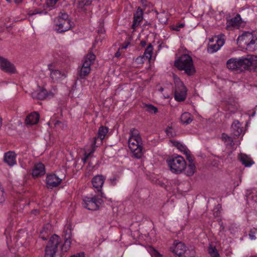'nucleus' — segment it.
I'll return each mask as SVG.
<instances>
[{
	"mask_svg": "<svg viewBox=\"0 0 257 257\" xmlns=\"http://www.w3.org/2000/svg\"><path fill=\"white\" fill-rule=\"evenodd\" d=\"M42 238L43 239V240H46V238L44 237H42Z\"/></svg>",
	"mask_w": 257,
	"mask_h": 257,
	"instance_id": "bf43d9fd",
	"label": "nucleus"
},
{
	"mask_svg": "<svg viewBox=\"0 0 257 257\" xmlns=\"http://www.w3.org/2000/svg\"><path fill=\"white\" fill-rule=\"evenodd\" d=\"M241 18L239 15L237 14L235 17L228 20L226 23V28L228 30L231 28H238L240 24Z\"/></svg>",
	"mask_w": 257,
	"mask_h": 257,
	"instance_id": "412c9836",
	"label": "nucleus"
},
{
	"mask_svg": "<svg viewBox=\"0 0 257 257\" xmlns=\"http://www.w3.org/2000/svg\"><path fill=\"white\" fill-rule=\"evenodd\" d=\"M221 139L228 147H232L234 145L233 139L225 133L222 134Z\"/></svg>",
	"mask_w": 257,
	"mask_h": 257,
	"instance_id": "a878e982",
	"label": "nucleus"
},
{
	"mask_svg": "<svg viewBox=\"0 0 257 257\" xmlns=\"http://www.w3.org/2000/svg\"><path fill=\"white\" fill-rule=\"evenodd\" d=\"M4 161L9 166H13L17 164L16 154L14 152H8L5 154Z\"/></svg>",
	"mask_w": 257,
	"mask_h": 257,
	"instance_id": "aec40b11",
	"label": "nucleus"
},
{
	"mask_svg": "<svg viewBox=\"0 0 257 257\" xmlns=\"http://www.w3.org/2000/svg\"><path fill=\"white\" fill-rule=\"evenodd\" d=\"M65 20V21H71L69 19V16L66 13H61L59 16L55 19V21H61V20Z\"/></svg>",
	"mask_w": 257,
	"mask_h": 257,
	"instance_id": "4c0bfd02",
	"label": "nucleus"
},
{
	"mask_svg": "<svg viewBox=\"0 0 257 257\" xmlns=\"http://www.w3.org/2000/svg\"><path fill=\"white\" fill-rule=\"evenodd\" d=\"M55 25L58 27L57 29V31L58 33H62L66 32L72 27L71 21H55Z\"/></svg>",
	"mask_w": 257,
	"mask_h": 257,
	"instance_id": "f3484780",
	"label": "nucleus"
},
{
	"mask_svg": "<svg viewBox=\"0 0 257 257\" xmlns=\"http://www.w3.org/2000/svg\"><path fill=\"white\" fill-rule=\"evenodd\" d=\"M186 248L184 243L175 240L173 246L171 247V251L179 257H181L182 254L184 253V250Z\"/></svg>",
	"mask_w": 257,
	"mask_h": 257,
	"instance_id": "2eb2a0df",
	"label": "nucleus"
},
{
	"mask_svg": "<svg viewBox=\"0 0 257 257\" xmlns=\"http://www.w3.org/2000/svg\"><path fill=\"white\" fill-rule=\"evenodd\" d=\"M47 91L45 89H41L39 91L34 92L32 94L34 98L43 100L47 98Z\"/></svg>",
	"mask_w": 257,
	"mask_h": 257,
	"instance_id": "393cba45",
	"label": "nucleus"
},
{
	"mask_svg": "<svg viewBox=\"0 0 257 257\" xmlns=\"http://www.w3.org/2000/svg\"><path fill=\"white\" fill-rule=\"evenodd\" d=\"M32 213L36 215L37 214L39 213V211L38 210H33L32 211Z\"/></svg>",
	"mask_w": 257,
	"mask_h": 257,
	"instance_id": "3c124183",
	"label": "nucleus"
},
{
	"mask_svg": "<svg viewBox=\"0 0 257 257\" xmlns=\"http://www.w3.org/2000/svg\"><path fill=\"white\" fill-rule=\"evenodd\" d=\"M57 93V90L56 88H54L53 91H50L49 92H47V97H53L55 96V94H56Z\"/></svg>",
	"mask_w": 257,
	"mask_h": 257,
	"instance_id": "37998d69",
	"label": "nucleus"
},
{
	"mask_svg": "<svg viewBox=\"0 0 257 257\" xmlns=\"http://www.w3.org/2000/svg\"><path fill=\"white\" fill-rule=\"evenodd\" d=\"M72 230L73 228L72 224L70 222L66 224L64 228V237L71 238Z\"/></svg>",
	"mask_w": 257,
	"mask_h": 257,
	"instance_id": "cd10ccee",
	"label": "nucleus"
},
{
	"mask_svg": "<svg viewBox=\"0 0 257 257\" xmlns=\"http://www.w3.org/2000/svg\"><path fill=\"white\" fill-rule=\"evenodd\" d=\"M226 67L230 70L239 72L256 68L257 56L247 55L239 58H230L226 62Z\"/></svg>",
	"mask_w": 257,
	"mask_h": 257,
	"instance_id": "f257e3e1",
	"label": "nucleus"
},
{
	"mask_svg": "<svg viewBox=\"0 0 257 257\" xmlns=\"http://www.w3.org/2000/svg\"><path fill=\"white\" fill-rule=\"evenodd\" d=\"M238 159L241 163L246 167H250L254 164V162L251 158L245 154H240L238 156Z\"/></svg>",
	"mask_w": 257,
	"mask_h": 257,
	"instance_id": "b1692460",
	"label": "nucleus"
},
{
	"mask_svg": "<svg viewBox=\"0 0 257 257\" xmlns=\"http://www.w3.org/2000/svg\"><path fill=\"white\" fill-rule=\"evenodd\" d=\"M142 20L143 11L141 8H139L134 15V20L132 26V28L134 30V31H136V28L139 26Z\"/></svg>",
	"mask_w": 257,
	"mask_h": 257,
	"instance_id": "6ab92c4d",
	"label": "nucleus"
},
{
	"mask_svg": "<svg viewBox=\"0 0 257 257\" xmlns=\"http://www.w3.org/2000/svg\"><path fill=\"white\" fill-rule=\"evenodd\" d=\"M127 44H126L125 46H122L121 47V49H126L127 48Z\"/></svg>",
	"mask_w": 257,
	"mask_h": 257,
	"instance_id": "4d7b16f0",
	"label": "nucleus"
},
{
	"mask_svg": "<svg viewBox=\"0 0 257 257\" xmlns=\"http://www.w3.org/2000/svg\"><path fill=\"white\" fill-rule=\"evenodd\" d=\"M140 45L142 47H145L147 45V42L145 40H142L141 41Z\"/></svg>",
	"mask_w": 257,
	"mask_h": 257,
	"instance_id": "8fccbe9b",
	"label": "nucleus"
},
{
	"mask_svg": "<svg viewBox=\"0 0 257 257\" xmlns=\"http://www.w3.org/2000/svg\"><path fill=\"white\" fill-rule=\"evenodd\" d=\"M187 88L179 78L175 80L174 97L178 101H184L187 96Z\"/></svg>",
	"mask_w": 257,
	"mask_h": 257,
	"instance_id": "0eeeda50",
	"label": "nucleus"
},
{
	"mask_svg": "<svg viewBox=\"0 0 257 257\" xmlns=\"http://www.w3.org/2000/svg\"><path fill=\"white\" fill-rule=\"evenodd\" d=\"M92 150L88 154L85 153V157L82 159V161H83L84 164H85L86 163V162L87 160L88 159V157L91 154H92L93 153V152H94L95 147H92Z\"/></svg>",
	"mask_w": 257,
	"mask_h": 257,
	"instance_id": "79ce46f5",
	"label": "nucleus"
},
{
	"mask_svg": "<svg viewBox=\"0 0 257 257\" xmlns=\"http://www.w3.org/2000/svg\"><path fill=\"white\" fill-rule=\"evenodd\" d=\"M216 37L217 39L215 44H209L208 45L207 51L209 53H214L217 52L218 50L220 49L221 47H222L224 44L225 36L224 34L219 35L217 36Z\"/></svg>",
	"mask_w": 257,
	"mask_h": 257,
	"instance_id": "9b49d317",
	"label": "nucleus"
},
{
	"mask_svg": "<svg viewBox=\"0 0 257 257\" xmlns=\"http://www.w3.org/2000/svg\"><path fill=\"white\" fill-rule=\"evenodd\" d=\"M39 120V115L38 113L34 112L29 114L25 119L26 124L33 125L38 123Z\"/></svg>",
	"mask_w": 257,
	"mask_h": 257,
	"instance_id": "5701e85b",
	"label": "nucleus"
},
{
	"mask_svg": "<svg viewBox=\"0 0 257 257\" xmlns=\"http://www.w3.org/2000/svg\"><path fill=\"white\" fill-rule=\"evenodd\" d=\"M157 18L159 19V21L162 24H165L167 21L166 15L164 13L158 14Z\"/></svg>",
	"mask_w": 257,
	"mask_h": 257,
	"instance_id": "ea45409f",
	"label": "nucleus"
},
{
	"mask_svg": "<svg viewBox=\"0 0 257 257\" xmlns=\"http://www.w3.org/2000/svg\"><path fill=\"white\" fill-rule=\"evenodd\" d=\"M108 132V128L105 126H101L99 127L97 137L93 138L92 147H98L102 144V141Z\"/></svg>",
	"mask_w": 257,
	"mask_h": 257,
	"instance_id": "9d476101",
	"label": "nucleus"
},
{
	"mask_svg": "<svg viewBox=\"0 0 257 257\" xmlns=\"http://www.w3.org/2000/svg\"><path fill=\"white\" fill-rule=\"evenodd\" d=\"M146 110L149 113H156L158 111V108L154 105L150 104H147L145 105Z\"/></svg>",
	"mask_w": 257,
	"mask_h": 257,
	"instance_id": "72a5a7b5",
	"label": "nucleus"
},
{
	"mask_svg": "<svg viewBox=\"0 0 257 257\" xmlns=\"http://www.w3.org/2000/svg\"><path fill=\"white\" fill-rule=\"evenodd\" d=\"M14 1L16 4H19L21 3L23 1V0H14Z\"/></svg>",
	"mask_w": 257,
	"mask_h": 257,
	"instance_id": "603ef678",
	"label": "nucleus"
},
{
	"mask_svg": "<svg viewBox=\"0 0 257 257\" xmlns=\"http://www.w3.org/2000/svg\"><path fill=\"white\" fill-rule=\"evenodd\" d=\"M153 49V46L151 44H149L147 47L143 55L147 59L150 60L152 58Z\"/></svg>",
	"mask_w": 257,
	"mask_h": 257,
	"instance_id": "c756f323",
	"label": "nucleus"
},
{
	"mask_svg": "<svg viewBox=\"0 0 257 257\" xmlns=\"http://www.w3.org/2000/svg\"><path fill=\"white\" fill-rule=\"evenodd\" d=\"M159 90L161 92H162L164 90V88L163 87H161Z\"/></svg>",
	"mask_w": 257,
	"mask_h": 257,
	"instance_id": "13d9d810",
	"label": "nucleus"
},
{
	"mask_svg": "<svg viewBox=\"0 0 257 257\" xmlns=\"http://www.w3.org/2000/svg\"><path fill=\"white\" fill-rule=\"evenodd\" d=\"M62 179L55 174L48 175L46 178V183L48 188L52 189L57 187L61 183Z\"/></svg>",
	"mask_w": 257,
	"mask_h": 257,
	"instance_id": "4468645a",
	"label": "nucleus"
},
{
	"mask_svg": "<svg viewBox=\"0 0 257 257\" xmlns=\"http://www.w3.org/2000/svg\"><path fill=\"white\" fill-rule=\"evenodd\" d=\"M54 124L55 127H60L64 128L65 126H66L64 123L59 120L55 121Z\"/></svg>",
	"mask_w": 257,
	"mask_h": 257,
	"instance_id": "c03bdc74",
	"label": "nucleus"
},
{
	"mask_svg": "<svg viewBox=\"0 0 257 257\" xmlns=\"http://www.w3.org/2000/svg\"><path fill=\"white\" fill-rule=\"evenodd\" d=\"M44 14L46 15V14H47V12H46V11H38L37 10H35L32 13H29V15L30 16H33V15H36V14Z\"/></svg>",
	"mask_w": 257,
	"mask_h": 257,
	"instance_id": "a18cd8bd",
	"label": "nucleus"
},
{
	"mask_svg": "<svg viewBox=\"0 0 257 257\" xmlns=\"http://www.w3.org/2000/svg\"><path fill=\"white\" fill-rule=\"evenodd\" d=\"M231 132L232 135L236 137H238L242 132V127L238 120H234L231 125Z\"/></svg>",
	"mask_w": 257,
	"mask_h": 257,
	"instance_id": "4be33fe9",
	"label": "nucleus"
},
{
	"mask_svg": "<svg viewBox=\"0 0 257 257\" xmlns=\"http://www.w3.org/2000/svg\"><path fill=\"white\" fill-rule=\"evenodd\" d=\"M95 59V55L91 52L89 53L85 57L82 65L78 72L80 78L84 79L90 73V66L93 64Z\"/></svg>",
	"mask_w": 257,
	"mask_h": 257,
	"instance_id": "423d86ee",
	"label": "nucleus"
},
{
	"mask_svg": "<svg viewBox=\"0 0 257 257\" xmlns=\"http://www.w3.org/2000/svg\"><path fill=\"white\" fill-rule=\"evenodd\" d=\"M195 254V250L193 249H187L185 248L184 253L182 254L181 257H194Z\"/></svg>",
	"mask_w": 257,
	"mask_h": 257,
	"instance_id": "c9c22d12",
	"label": "nucleus"
},
{
	"mask_svg": "<svg viewBox=\"0 0 257 257\" xmlns=\"http://www.w3.org/2000/svg\"><path fill=\"white\" fill-rule=\"evenodd\" d=\"M174 66L180 71L184 70L188 76L193 75L196 72L192 58L188 54H183L176 60Z\"/></svg>",
	"mask_w": 257,
	"mask_h": 257,
	"instance_id": "7ed1b4c3",
	"label": "nucleus"
},
{
	"mask_svg": "<svg viewBox=\"0 0 257 257\" xmlns=\"http://www.w3.org/2000/svg\"><path fill=\"white\" fill-rule=\"evenodd\" d=\"M195 170V166L194 163H189L187 167L185 174L188 176H192Z\"/></svg>",
	"mask_w": 257,
	"mask_h": 257,
	"instance_id": "2f4dec72",
	"label": "nucleus"
},
{
	"mask_svg": "<svg viewBox=\"0 0 257 257\" xmlns=\"http://www.w3.org/2000/svg\"><path fill=\"white\" fill-rule=\"evenodd\" d=\"M48 68L50 72V76L53 81L55 82L66 77L65 74L59 70L55 69L52 64H49Z\"/></svg>",
	"mask_w": 257,
	"mask_h": 257,
	"instance_id": "ddd939ff",
	"label": "nucleus"
},
{
	"mask_svg": "<svg viewBox=\"0 0 257 257\" xmlns=\"http://www.w3.org/2000/svg\"><path fill=\"white\" fill-rule=\"evenodd\" d=\"M0 68L3 71L13 74L16 73V69L14 64L11 63L7 59L0 56Z\"/></svg>",
	"mask_w": 257,
	"mask_h": 257,
	"instance_id": "f8f14e48",
	"label": "nucleus"
},
{
	"mask_svg": "<svg viewBox=\"0 0 257 257\" xmlns=\"http://www.w3.org/2000/svg\"><path fill=\"white\" fill-rule=\"evenodd\" d=\"M128 147L137 158H141L142 156V140L138 139L129 138L128 140Z\"/></svg>",
	"mask_w": 257,
	"mask_h": 257,
	"instance_id": "6e6552de",
	"label": "nucleus"
},
{
	"mask_svg": "<svg viewBox=\"0 0 257 257\" xmlns=\"http://www.w3.org/2000/svg\"><path fill=\"white\" fill-rule=\"evenodd\" d=\"M92 1L90 0H81L78 3V7L83 9L84 6H90L91 4Z\"/></svg>",
	"mask_w": 257,
	"mask_h": 257,
	"instance_id": "e433bc0d",
	"label": "nucleus"
},
{
	"mask_svg": "<svg viewBox=\"0 0 257 257\" xmlns=\"http://www.w3.org/2000/svg\"><path fill=\"white\" fill-rule=\"evenodd\" d=\"M173 29L176 31H179V28H178V26H176V28H174Z\"/></svg>",
	"mask_w": 257,
	"mask_h": 257,
	"instance_id": "6e6d98bb",
	"label": "nucleus"
},
{
	"mask_svg": "<svg viewBox=\"0 0 257 257\" xmlns=\"http://www.w3.org/2000/svg\"><path fill=\"white\" fill-rule=\"evenodd\" d=\"M254 114H255V112H254L252 113V116H253V115H254Z\"/></svg>",
	"mask_w": 257,
	"mask_h": 257,
	"instance_id": "e2e57ef3",
	"label": "nucleus"
},
{
	"mask_svg": "<svg viewBox=\"0 0 257 257\" xmlns=\"http://www.w3.org/2000/svg\"><path fill=\"white\" fill-rule=\"evenodd\" d=\"M257 232V229L255 228H253L250 229L249 232L248 236L250 239L254 240L256 239L255 234Z\"/></svg>",
	"mask_w": 257,
	"mask_h": 257,
	"instance_id": "a19ab883",
	"label": "nucleus"
},
{
	"mask_svg": "<svg viewBox=\"0 0 257 257\" xmlns=\"http://www.w3.org/2000/svg\"><path fill=\"white\" fill-rule=\"evenodd\" d=\"M165 132L169 137H174L176 136V133L171 126H168L165 130Z\"/></svg>",
	"mask_w": 257,
	"mask_h": 257,
	"instance_id": "58836bf2",
	"label": "nucleus"
},
{
	"mask_svg": "<svg viewBox=\"0 0 257 257\" xmlns=\"http://www.w3.org/2000/svg\"><path fill=\"white\" fill-rule=\"evenodd\" d=\"M145 58L146 57L144 56V55L139 56L137 58L136 62H137L138 63L142 64L144 63Z\"/></svg>",
	"mask_w": 257,
	"mask_h": 257,
	"instance_id": "49530a36",
	"label": "nucleus"
},
{
	"mask_svg": "<svg viewBox=\"0 0 257 257\" xmlns=\"http://www.w3.org/2000/svg\"><path fill=\"white\" fill-rule=\"evenodd\" d=\"M105 180V177L102 175H96L91 180V183L93 187L98 192L101 190Z\"/></svg>",
	"mask_w": 257,
	"mask_h": 257,
	"instance_id": "dca6fc26",
	"label": "nucleus"
},
{
	"mask_svg": "<svg viewBox=\"0 0 257 257\" xmlns=\"http://www.w3.org/2000/svg\"><path fill=\"white\" fill-rule=\"evenodd\" d=\"M208 252L212 257H219V254L215 246L210 245L208 248Z\"/></svg>",
	"mask_w": 257,
	"mask_h": 257,
	"instance_id": "473e14b6",
	"label": "nucleus"
},
{
	"mask_svg": "<svg viewBox=\"0 0 257 257\" xmlns=\"http://www.w3.org/2000/svg\"><path fill=\"white\" fill-rule=\"evenodd\" d=\"M129 138L138 139L139 140H141V139H142L139 133V131L135 128H133L131 130L130 137Z\"/></svg>",
	"mask_w": 257,
	"mask_h": 257,
	"instance_id": "f704fd0d",
	"label": "nucleus"
},
{
	"mask_svg": "<svg viewBox=\"0 0 257 257\" xmlns=\"http://www.w3.org/2000/svg\"><path fill=\"white\" fill-rule=\"evenodd\" d=\"M209 42H213V40L212 39H210L209 40Z\"/></svg>",
	"mask_w": 257,
	"mask_h": 257,
	"instance_id": "680f3d73",
	"label": "nucleus"
},
{
	"mask_svg": "<svg viewBox=\"0 0 257 257\" xmlns=\"http://www.w3.org/2000/svg\"><path fill=\"white\" fill-rule=\"evenodd\" d=\"M12 0H7V1L9 3H10L11 2Z\"/></svg>",
	"mask_w": 257,
	"mask_h": 257,
	"instance_id": "052dcab7",
	"label": "nucleus"
},
{
	"mask_svg": "<svg viewBox=\"0 0 257 257\" xmlns=\"http://www.w3.org/2000/svg\"><path fill=\"white\" fill-rule=\"evenodd\" d=\"M171 143L173 146L176 147L178 149H179L181 152H183L184 154L187 153V150L186 149V147L184 145H182L180 142L174 141H171Z\"/></svg>",
	"mask_w": 257,
	"mask_h": 257,
	"instance_id": "7c9ffc66",
	"label": "nucleus"
},
{
	"mask_svg": "<svg viewBox=\"0 0 257 257\" xmlns=\"http://www.w3.org/2000/svg\"><path fill=\"white\" fill-rule=\"evenodd\" d=\"M45 174V168L44 165L41 163H38L35 164L32 170V176L34 177H39L44 175Z\"/></svg>",
	"mask_w": 257,
	"mask_h": 257,
	"instance_id": "a211bd4d",
	"label": "nucleus"
},
{
	"mask_svg": "<svg viewBox=\"0 0 257 257\" xmlns=\"http://www.w3.org/2000/svg\"><path fill=\"white\" fill-rule=\"evenodd\" d=\"M180 120L183 123L188 124L193 120V117L190 113L184 112L181 115Z\"/></svg>",
	"mask_w": 257,
	"mask_h": 257,
	"instance_id": "bb28decb",
	"label": "nucleus"
},
{
	"mask_svg": "<svg viewBox=\"0 0 257 257\" xmlns=\"http://www.w3.org/2000/svg\"><path fill=\"white\" fill-rule=\"evenodd\" d=\"M185 154L187 156V159L189 161V163H194L193 157L190 154H189L188 152Z\"/></svg>",
	"mask_w": 257,
	"mask_h": 257,
	"instance_id": "09e8293b",
	"label": "nucleus"
},
{
	"mask_svg": "<svg viewBox=\"0 0 257 257\" xmlns=\"http://www.w3.org/2000/svg\"><path fill=\"white\" fill-rule=\"evenodd\" d=\"M120 55V53H119V52H117L115 53V57H119Z\"/></svg>",
	"mask_w": 257,
	"mask_h": 257,
	"instance_id": "5fc2aeb1",
	"label": "nucleus"
},
{
	"mask_svg": "<svg viewBox=\"0 0 257 257\" xmlns=\"http://www.w3.org/2000/svg\"><path fill=\"white\" fill-rule=\"evenodd\" d=\"M71 238H67L64 237V243L62 245H61L60 244V245H59V248L61 249V251L63 252H66L69 247H70L71 241Z\"/></svg>",
	"mask_w": 257,
	"mask_h": 257,
	"instance_id": "c85d7f7f",
	"label": "nucleus"
},
{
	"mask_svg": "<svg viewBox=\"0 0 257 257\" xmlns=\"http://www.w3.org/2000/svg\"><path fill=\"white\" fill-rule=\"evenodd\" d=\"M85 254L83 252H80L71 255L70 257H84Z\"/></svg>",
	"mask_w": 257,
	"mask_h": 257,
	"instance_id": "de8ad7c7",
	"label": "nucleus"
},
{
	"mask_svg": "<svg viewBox=\"0 0 257 257\" xmlns=\"http://www.w3.org/2000/svg\"><path fill=\"white\" fill-rule=\"evenodd\" d=\"M237 43L247 51L254 52L257 49V31L244 32L238 36Z\"/></svg>",
	"mask_w": 257,
	"mask_h": 257,
	"instance_id": "f03ea898",
	"label": "nucleus"
},
{
	"mask_svg": "<svg viewBox=\"0 0 257 257\" xmlns=\"http://www.w3.org/2000/svg\"><path fill=\"white\" fill-rule=\"evenodd\" d=\"M170 171L177 174H180L186 168L185 160L181 156H171L167 160Z\"/></svg>",
	"mask_w": 257,
	"mask_h": 257,
	"instance_id": "39448f33",
	"label": "nucleus"
},
{
	"mask_svg": "<svg viewBox=\"0 0 257 257\" xmlns=\"http://www.w3.org/2000/svg\"><path fill=\"white\" fill-rule=\"evenodd\" d=\"M101 199L98 196L93 197H85L83 199V205L90 210H96L99 209V205Z\"/></svg>",
	"mask_w": 257,
	"mask_h": 257,
	"instance_id": "1a4fd4ad",
	"label": "nucleus"
},
{
	"mask_svg": "<svg viewBox=\"0 0 257 257\" xmlns=\"http://www.w3.org/2000/svg\"><path fill=\"white\" fill-rule=\"evenodd\" d=\"M61 241V238L58 235L53 234L46 246L45 257H61L63 253L59 246Z\"/></svg>",
	"mask_w": 257,
	"mask_h": 257,
	"instance_id": "20e7f679",
	"label": "nucleus"
},
{
	"mask_svg": "<svg viewBox=\"0 0 257 257\" xmlns=\"http://www.w3.org/2000/svg\"><path fill=\"white\" fill-rule=\"evenodd\" d=\"M178 28H183L184 27V24H179L178 26Z\"/></svg>",
	"mask_w": 257,
	"mask_h": 257,
	"instance_id": "864d4df0",
	"label": "nucleus"
},
{
	"mask_svg": "<svg viewBox=\"0 0 257 257\" xmlns=\"http://www.w3.org/2000/svg\"><path fill=\"white\" fill-rule=\"evenodd\" d=\"M143 0H142V1H143Z\"/></svg>",
	"mask_w": 257,
	"mask_h": 257,
	"instance_id": "0e129e2a",
	"label": "nucleus"
}]
</instances>
